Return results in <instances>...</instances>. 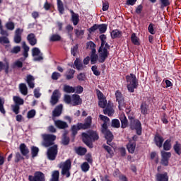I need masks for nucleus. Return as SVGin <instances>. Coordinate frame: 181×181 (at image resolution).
<instances>
[{
    "mask_svg": "<svg viewBox=\"0 0 181 181\" xmlns=\"http://www.w3.org/2000/svg\"><path fill=\"white\" fill-rule=\"evenodd\" d=\"M61 74L59 72H54L52 74V80H59L61 77Z\"/></svg>",
    "mask_w": 181,
    "mask_h": 181,
    "instance_id": "obj_54",
    "label": "nucleus"
},
{
    "mask_svg": "<svg viewBox=\"0 0 181 181\" xmlns=\"http://www.w3.org/2000/svg\"><path fill=\"white\" fill-rule=\"evenodd\" d=\"M170 156H172V153H170V152L161 151V158L169 160V159H170Z\"/></svg>",
    "mask_w": 181,
    "mask_h": 181,
    "instance_id": "obj_44",
    "label": "nucleus"
},
{
    "mask_svg": "<svg viewBox=\"0 0 181 181\" xmlns=\"http://www.w3.org/2000/svg\"><path fill=\"white\" fill-rule=\"evenodd\" d=\"M36 115V111L35 110H30L27 114V117L30 119L33 118Z\"/></svg>",
    "mask_w": 181,
    "mask_h": 181,
    "instance_id": "obj_52",
    "label": "nucleus"
},
{
    "mask_svg": "<svg viewBox=\"0 0 181 181\" xmlns=\"http://www.w3.org/2000/svg\"><path fill=\"white\" fill-rule=\"evenodd\" d=\"M172 140L167 139L163 144V149L164 151H170V148H172V144H170Z\"/></svg>",
    "mask_w": 181,
    "mask_h": 181,
    "instance_id": "obj_31",
    "label": "nucleus"
},
{
    "mask_svg": "<svg viewBox=\"0 0 181 181\" xmlns=\"http://www.w3.org/2000/svg\"><path fill=\"white\" fill-rule=\"evenodd\" d=\"M28 179L30 181H45V174L40 171L35 173L34 176L29 175Z\"/></svg>",
    "mask_w": 181,
    "mask_h": 181,
    "instance_id": "obj_10",
    "label": "nucleus"
},
{
    "mask_svg": "<svg viewBox=\"0 0 181 181\" xmlns=\"http://www.w3.org/2000/svg\"><path fill=\"white\" fill-rule=\"evenodd\" d=\"M98 105L100 108H105L107 107V99L105 98L104 99L99 100Z\"/></svg>",
    "mask_w": 181,
    "mask_h": 181,
    "instance_id": "obj_45",
    "label": "nucleus"
},
{
    "mask_svg": "<svg viewBox=\"0 0 181 181\" xmlns=\"http://www.w3.org/2000/svg\"><path fill=\"white\" fill-rule=\"evenodd\" d=\"M59 173L57 170H55L52 174L51 181H59Z\"/></svg>",
    "mask_w": 181,
    "mask_h": 181,
    "instance_id": "obj_42",
    "label": "nucleus"
},
{
    "mask_svg": "<svg viewBox=\"0 0 181 181\" xmlns=\"http://www.w3.org/2000/svg\"><path fill=\"white\" fill-rule=\"evenodd\" d=\"M20 151L22 155H23V156H26V155L29 153V148H28V147L26 146V145H25V144H21L20 145Z\"/></svg>",
    "mask_w": 181,
    "mask_h": 181,
    "instance_id": "obj_24",
    "label": "nucleus"
},
{
    "mask_svg": "<svg viewBox=\"0 0 181 181\" xmlns=\"http://www.w3.org/2000/svg\"><path fill=\"white\" fill-rule=\"evenodd\" d=\"M30 45H31V46H35V45H36V43H37V40H36V37H35V34H29L28 35L27 37Z\"/></svg>",
    "mask_w": 181,
    "mask_h": 181,
    "instance_id": "obj_22",
    "label": "nucleus"
},
{
    "mask_svg": "<svg viewBox=\"0 0 181 181\" xmlns=\"http://www.w3.org/2000/svg\"><path fill=\"white\" fill-rule=\"evenodd\" d=\"M131 39L134 45H136V46L139 45V39L138 38V37H136V35H135V33H133L132 35Z\"/></svg>",
    "mask_w": 181,
    "mask_h": 181,
    "instance_id": "obj_40",
    "label": "nucleus"
},
{
    "mask_svg": "<svg viewBox=\"0 0 181 181\" xmlns=\"http://www.w3.org/2000/svg\"><path fill=\"white\" fill-rule=\"evenodd\" d=\"M75 92L77 93V94H81L83 93L84 88L81 86H77L74 88Z\"/></svg>",
    "mask_w": 181,
    "mask_h": 181,
    "instance_id": "obj_63",
    "label": "nucleus"
},
{
    "mask_svg": "<svg viewBox=\"0 0 181 181\" xmlns=\"http://www.w3.org/2000/svg\"><path fill=\"white\" fill-rule=\"evenodd\" d=\"M91 126V117H88L86 118V122L84 124H82V127H83V129H87L88 128H90Z\"/></svg>",
    "mask_w": 181,
    "mask_h": 181,
    "instance_id": "obj_34",
    "label": "nucleus"
},
{
    "mask_svg": "<svg viewBox=\"0 0 181 181\" xmlns=\"http://www.w3.org/2000/svg\"><path fill=\"white\" fill-rule=\"evenodd\" d=\"M154 26L155 25L153 23H150L148 25V30L149 33H151V35H155V33H156V31L153 29Z\"/></svg>",
    "mask_w": 181,
    "mask_h": 181,
    "instance_id": "obj_53",
    "label": "nucleus"
},
{
    "mask_svg": "<svg viewBox=\"0 0 181 181\" xmlns=\"http://www.w3.org/2000/svg\"><path fill=\"white\" fill-rule=\"evenodd\" d=\"M74 64L77 70H83V69L84 68V66H83V64H81V62L78 58L76 59L74 62Z\"/></svg>",
    "mask_w": 181,
    "mask_h": 181,
    "instance_id": "obj_33",
    "label": "nucleus"
},
{
    "mask_svg": "<svg viewBox=\"0 0 181 181\" xmlns=\"http://www.w3.org/2000/svg\"><path fill=\"white\" fill-rule=\"evenodd\" d=\"M156 181H169V176H168V173H157L156 175Z\"/></svg>",
    "mask_w": 181,
    "mask_h": 181,
    "instance_id": "obj_14",
    "label": "nucleus"
},
{
    "mask_svg": "<svg viewBox=\"0 0 181 181\" xmlns=\"http://www.w3.org/2000/svg\"><path fill=\"white\" fill-rule=\"evenodd\" d=\"M119 104V110H124V108H126L127 106H125V102L124 101V99H122L121 100H118Z\"/></svg>",
    "mask_w": 181,
    "mask_h": 181,
    "instance_id": "obj_51",
    "label": "nucleus"
},
{
    "mask_svg": "<svg viewBox=\"0 0 181 181\" xmlns=\"http://www.w3.org/2000/svg\"><path fill=\"white\" fill-rule=\"evenodd\" d=\"M83 141L89 148H93V141L98 139V134L95 132H90L88 134H82Z\"/></svg>",
    "mask_w": 181,
    "mask_h": 181,
    "instance_id": "obj_2",
    "label": "nucleus"
},
{
    "mask_svg": "<svg viewBox=\"0 0 181 181\" xmlns=\"http://www.w3.org/2000/svg\"><path fill=\"white\" fill-rule=\"evenodd\" d=\"M136 146V144L135 141H132L130 140L129 143L127 144V149L130 153H134L135 152V148Z\"/></svg>",
    "mask_w": 181,
    "mask_h": 181,
    "instance_id": "obj_23",
    "label": "nucleus"
},
{
    "mask_svg": "<svg viewBox=\"0 0 181 181\" xmlns=\"http://www.w3.org/2000/svg\"><path fill=\"white\" fill-rule=\"evenodd\" d=\"M99 117L100 118L101 121H103V124L102 125V129H103V132L105 131V129L106 128H108L107 125H108V123L110 122V119L106 117V116H104L103 115H100Z\"/></svg>",
    "mask_w": 181,
    "mask_h": 181,
    "instance_id": "obj_17",
    "label": "nucleus"
},
{
    "mask_svg": "<svg viewBox=\"0 0 181 181\" xmlns=\"http://www.w3.org/2000/svg\"><path fill=\"white\" fill-rule=\"evenodd\" d=\"M115 95H116L117 101L124 100V98L122 97V94L121 93V92L117 90L116 93H115Z\"/></svg>",
    "mask_w": 181,
    "mask_h": 181,
    "instance_id": "obj_56",
    "label": "nucleus"
},
{
    "mask_svg": "<svg viewBox=\"0 0 181 181\" xmlns=\"http://www.w3.org/2000/svg\"><path fill=\"white\" fill-rule=\"evenodd\" d=\"M112 127L113 128H119L121 127V123H119V120L115 119L112 121Z\"/></svg>",
    "mask_w": 181,
    "mask_h": 181,
    "instance_id": "obj_49",
    "label": "nucleus"
},
{
    "mask_svg": "<svg viewBox=\"0 0 181 181\" xmlns=\"http://www.w3.org/2000/svg\"><path fill=\"white\" fill-rule=\"evenodd\" d=\"M80 129H84V127L83 126V124L78 123L76 125H74L71 127V131L73 135H76L77 134V131H80Z\"/></svg>",
    "mask_w": 181,
    "mask_h": 181,
    "instance_id": "obj_18",
    "label": "nucleus"
},
{
    "mask_svg": "<svg viewBox=\"0 0 181 181\" xmlns=\"http://www.w3.org/2000/svg\"><path fill=\"white\" fill-rule=\"evenodd\" d=\"M42 137L43 139L42 145L45 148H49V146H52V145L54 144V141H56V136L53 134H42Z\"/></svg>",
    "mask_w": 181,
    "mask_h": 181,
    "instance_id": "obj_6",
    "label": "nucleus"
},
{
    "mask_svg": "<svg viewBox=\"0 0 181 181\" xmlns=\"http://www.w3.org/2000/svg\"><path fill=\"white\" fill-rule=\"evenodd\" d=\"M60 39H62V37L57 34H54L49 37L50 42H59Z\"/></svg>",
    "mask_w": 181,
    "mask_h": 181,
    "instance_id": "obj_41",
    "label": "nucleus"
},
{
    "mask_svg": "<svg viewBox=\"0 0 181 181\" xmlns=\"http://www.w3.org/2000/svg\"><path fill=\"white\" fill-rule=\"evenodd\" d=\"M13 101L14 103H16V104H18V105H22L23 104V99L18 96L13 97Z\"/></svg>",
    "mask_w": 181,
    "mask_h": 181,
    "instance_id": "obj_46",
    "label": "nucleus"
},
{
    "mask_svg": "<svg viewBox=\"0 0 181 181\" xmlns=\"http://www.w3.org/2000/svg\"><path fill=\"white\" fill-rule=\"evenodd\" d=\"M96 94L98 96V100H103L104 98H105V96H104V94H103L100 90H96Z\"/></svg>",
    "mask_w": 181,
    "mask_h": 181,
    "instance_id": "obj_60",
    "label": "nucleus"
},
{
    "mask_svg": "<svg viewBox=\"0 0 181 181\" xmlns=\"http://www.w3.org/2000/svg\"><path fill=\"white\" fill-rule=\"evenodd\" d=\"M0 43L1 44H8L9 43V40L6 37H0Z\"/></svg>",
    "mask_w": 181,
    "mask_h": 181,
    "instance_id": "obj_64",
    "label": "nucleus"
},
{
    "mask_svg": "<svg viewBox=\"0 0 181 181\" xmlns=\"http://www.w3.org/2000/svg\"><path fill=\"white\" fill-rule=\"evenodd\" d=\"M130 128L136 131L137 135L142 134V124L138 119H135L132 117L130 118Z\"/></svg>",
    "mask_w": 181,
    "mask_h": 181,
    "instance_id": "obj_8",
    "label": "nucleus"
},
{
    "mask_svg": "<svg viewBox=\"0 0 181 181\" xmlns=\"http://www.w3.org/2000/svg\"><path fill=\"white\" fill-rule=\"evenodd\" d=\"M54 125L55 127H57V128H59V129H64L66 128H69V124H67L66 122L62 120H55Z\"/></svg>",
    "mask_w": 181,
    "mask_h": 181,
    "instance_id": "obj_15",
    "label": "nucleus"
},
{
    "mask_svg": "<svg viewBox=\"0 0 181 181\" xmlns=\"http://www.w3.org/2000/svg\"><path fill=\"white\" fill-rule=\"evenodd\" d=\"M98 29L100 33H104L107 30V25L102 24L98 25Z\"/></svg>",
    "mask_w": 181,
    "mask_h": 181,
    "instance_id": "obj_47",
    "label": "nucleus"
},
{
    "mask_svg": "<svg viewBox=\"0 0 181 181\" xmlns=\"http://www.w3.org/2000/svg\"><path fill=\"white\" fill-rule=\"evenodd\" d=\"M47 158L49 160H54L57 156V145L49 147L47 150Z\"/></svg>",
    "mask_w": 181,
    "mask_h": 181,
    "instance_id": "obj_9",
    "label": "nucleus"
},
{
    "mask_svg": "<svg viewBox=\"0 0 181 181\" xmlns=\"http://www.w3.org/2000/svg\"><path fill=\"white\" fill-rule=\"evenodd\" d=\"M160 2L161 3V6H169L170 5V0H160Z\"/></svg>",
    "mask_w": 181,
    "mask_h": 181,
    "instance_id": "obj_62",
    "label": "nucleus"
},
{
    "mask_svg": "<svg viewBox=\"0 0 181 181\" xmlns=\"http://www.w3.org/2000/svg\"><path fill=\"white\" fill-rule=\"evenodd\" d=\"M141 114H144V115H145V114L148 112V108L146 107V104L143 103L141 105Z\"/></svg>",
    "mask_w": 181,
    "mask_h": 181,
    "instance_id": "obj_55",
    "label": "nucleus"
},
{
    "mask_svg": "<svg viewBox=\"0 0 181 181\" xmlns=\"http://www.w3.org/2000/svg\"><path fill=\"white\" fill-rule=\"evenodd\" d=\"M26 81L30 87V88H35V78L32 75H28L27 76Z\"/></svg>",
    "mask_w": 181,
    "mask_h": 181,
    "instance_id": "obj_20",
    "label": "nucleus"
},
{
    "mask_svg": "<svg viewBox=\"0 0 181 181\" xmlns=\"http://www.w3.org/2000/svg\"><path fill=\"white\" fill-rule=\"evenodd\" d=\"M32 54L34 57L35 62H40V60H43V57H42V52H40V49H39V48H33Z\"/></svg>",
    "mask_w": 181,
    "mask_h": 181,
    "instance_id": "obj_12",
    "label": "nucleus"
},
{
    "mask_svg": "<svg viewBox=\"0 0 181 181\" xmlns=\"http://www.w3.org/2000/svg\"><path fill=\"white\" fill-rule=\"evenodd\" d=\"M163 141H165V139H163V137L159 134H156L154 137V142L156 145L158 146V148H162V145H163Z\"/></svg>",
    "mask_w": 181,
    "mask_h": 181,
    "instance_id": "obj_16",
    "label": "nucleus"
},
{
    "mask_svg": "<svg viewBox=\"0 0 181 181\" xmlns=\"http://www.w3.org/2000/svg\"><path fill=\"white\" fill-rule=\"evenodd\" d=\"M64 91L65 93H75V89L73 86H67V85H65L64 86Z\"/></svg>",
    "mask_w": 181,
    "mask_h": 181,
    "instance_id": "obj_38",
    "label": "nucleus"
},
{
    "mask_svg": "<svg viewBox=\"0 0 181 181\" xmlns=\"http://www.w3.org/2000/svg\"><path fill=\"white\" fill-rule=\"evenodd\" d=\"M76 152L78 155H86V153L87 152V149L86 148L79 147L76 149Z\"/></svg>",
    "mask_w": 181,
    "mask_h": 181,
    "instance_id": "obj_39",
    "label": "nucleus"
},
{
    "mask_svg": "<svg viewBox=\"0 0 181 181\" xmlns=\"http://www.w3.org/2000/svg\"><path fill=\"white\" fill-rule=\"evenodd\" d=\"M100 39L101 40V46L99 48V59L100 63H104L105 59L108 57V49H110V45L107 43V36L105 35H100Z\"/></svg>",
    "mask_w": 181,
    "mask_h": 181,
    "instance_id": "obj_1",
    "label": "nucleus"
},
{
    "mask_svg": "<svg viewBox=\"0 0 181 181\" xmlns=\"http://www.w3.org/2000/svg\"><path fill=\"white\" fill-rule=\"evenodd\" d=\"M20 91L23 95H28V86H26V84L25 83H21L20 86Z\"/></svg>",
    "mask_w": 181,
    "mask_h": 181,
    "instance_id": "obj_28",
    "label": "nucleus"
},
{
    "mask_svg": "<svg viewBox=\"0 0 181 181\" xmlns=\"http://www.w3.org/2000/svg\"><path fill=\"white\" fill-rule=\"evenodd\" d=\"M31 153H32L33 158H35V156H37V153H39V148L35 147V146L32 147Z\"/></svg>",
    "mask_w": 181,
    "mask_h": 181,
    "instance_id": "obj_50",
    "label": "nucleus"
},
{
    "mask_svg": "<svg viewBox=\"0 0 181 181\" xmlns=\"http://www.w3.org/2000/svg\"><path fill=\"white\" fill-rule=\"evenodd\" d=\"M2 70H5V73L8 74L9 70V64L8 62L4 64L2 62H0V71H2Z\"/></svg>",
    "mask_w": 181,
    "mask_h": 181,
    "instance_id": "obj_29",
    "label": "nucleus"
},
{
    "mask_svg": "<svg viewBox=\"0 0 181 181\" xmlns=\"http://www.w3.org/2000/svg\"><path fill=\"white\" fill-rule=\"evenodd\" d=\"M119 119L122 122V128H127V127L128 126V120L127 119L125 114L121 113Z\"/></svg>",
    "mask_w": 181,
    "mask_h": 181,
    "instance_id": "obj_19",
    "label": "nucleus"
},
{
    "mask_svg": "<svg viewBox=\"0 0 181 181\" xmlns=\"http://www.w3.org/2000/svg\"><path fill=\"white\" fill-rule=\"evenodd\" d=\"M173 149L177 155H181V144L176 142L173 146Z\"/></svg>",
    "mask_w": 181,
    "mask_h": 181,
    "instance_id": "obj_32",
    "label": "nucleus"
},
{
    "mask_svg": "<svg viewBox=\"0 0 181 181\" xmlns=\"http://www.w3.org/2000/svg\"><path fill=\"white\" fill-rule=\"evenodd\" d=\"M5 26L8 30H13L15 29V23L12 21L7 22Z\"/></svg>",
    "mask_w": 181,
    "mask_h": 181,
    "instance_id": "obj_43",
    "label": "nucleus"
},
{
    "mask_svg": "<svg viewBox=\"0 0 181 181\" xmlns=\"http://www.w3.org/2000/svg\"><path fill=\"white\" fill-rule=\"evenodd\" d=\"M97 60H98V55H97L95 52H92L90 55L91 64H95L97 63Z\"/></svg>",
    "mask_w": 181,
    "mask_h": 181,
    "instance_id": "obj_35",
    "label": "nucleus"
},
{
    "mask_svg": "<svg viewBox=\"0 0 181 181\" xmlns=\"http://www.w3.org/2000/svg\"><path fill=\"white\" fill-rule=\"evenodd\" d=\"M59 168L62 169V175L66 176V177H70V169L71 168V162L70 160L61 163Z\"/></svg>",
    "mask_w": 181,
    "mask_h": 181,
    "instance_id": "obj_7",
    "label": "nucleus"
},
{
    "mask_svg": "<svg viewBox=\"0 0 181 181\" xmlns=\"http://www.w3.org/2000/svg\"><path fill=\"white\" fill-rule=\"evenodd\" d=\"M71 19H72L73 24L76 25L78 23V21H79L78 16V14H76L74 11H73L72 10H71Z\"/></svg>",
    "mask_w": 181,
    "mask_h": 181,
    "instance_id": "obj_27",
    "label": "nucleus"
},
{
    "mask_svg": "<svg viewBox=\"0 0 181 181\" xmlns=\"http://www.w3.org/2000/svg\"><path fill=\"white\" fill-rule=\"evenodd\" d=\"M86 46L87 49H90V50H92V53H95V44H94V42L90 41L87 42Z\"/></svg>",
    "mask_w": 181,
    "mask_h": 181,
    "instance_id": "obj_36",
    "label": "nucleus"
},
{
    "mask_svg": "<svg viewBox=\"0 0 181 181\" xmlns=\"http://www.w3.org/2000/svg\"><path fill=\"white\" fill-rule=\"evenodd\" d=\"M151 158L155 159V162L158 163L159 162V158L158 157V154L156 152H153L151 153Z\"/></svg>",
    "mask_w": 181,
    "mask_h": 181,
    "instance_id": "obj_57",
    "label": "nucleus"
},
{
    "mask_svg": "<svg viewBox=\"0 0 181 181\" xmlns=\"http://www.w3.org/2000/svg\"><path fill=\"white\" fill-rule=\"evenodd\" d=\"M19 52H21V47L19 46L14 47L11 50V53H14L16 54L19 53Z\"/></svg>",
    "mask_w": 181,
    "mask_h": 181,
    "instance_id": "obj_59",
    "label": "nucleus"
},
{
    "mask_svg": "<svg viewBox=\"0 0 181 181\" xmlns=\"http://www.w3.org/2000/svg\"><path fill=\"white\" fill-rule=\"evenodd\" d=\"M74 73H76V71L74 69H69L65 74L66 80L74 78Z\"/></svg>",
    "mask_w": 181,
    "mask_h": 181,
    "instance_id": "obj_26",
    "label": "nucleus"
},
{
    "mask_svg": "<svg viewBox=\"0 0 181 181\" xmlns=\"http://www.w3.org/2000/svg\"><path fill=\"white\" fill-rule=\"evenodd\" d=\"M57 6L59 13L63 14V12H64V7L63 6L62 0H57Z\"/></svg>",
    "mask_w": 181,
    "mask_h": 181,
    "instance_id": "obj_37",
    "label": "nucleus"
},
{
    "mask_svg": "<svg viewBox=\"0 0 181 181\" xmlns=\"http://www.w3.org/2000/svg\"><path fill=\"white\" fill-rule=\"evenodd\" d=\"M91 69H92V71L93 72V74H95V76H100V72L97 69V66H93Z\"/></svg>",
    "mask_w": 181,
    "mask_h": 181,
    "instance_id": "obj_61",
    "label": "nucleus"
},
{
    "mask_svg": "<svg viewBox=\"0 0 181 181\" xmlns=\"http://www.w3.org/2000/svg\"><path fill=\"white\" fill-rule=\"evenodd\" d=\"M75 35H76L77 37H80V36H83L84 35V30H75Z\"/></svg>",
    "mask_w": 181,
    "mask_h": 181,
    "instance_id": "obj_58",
    "label": "nucleus"
},
{
    "mask_svg": "<svg viewBox=\"0 0 181 181\" xmlns=\"http://www.w3.org/2000/svg\"><path fill=\"white\" fill-rule=\"evenodd\" d=\"M63 110V105H59L56 107V108L52 112L53 117H59L62 114V110Z\"/></svg>",
    "mask_w": 181,
    "mask_h": 181,
    "instance_id": "obj_21",
    "label": "nucleus"
},
{
    "mask_svg": "<svg viewBox=\"0 0 181 181\" xmlns=\"http://www.w3.org/2000/svg\"><path fill=\"white\" fill-rule=\"evenodd\" d=\"M122 36V33H121L118 30H114L111 32V37L112 39H115L117 37H121Z\"/></svg>",
    "mask_w": 181,
    "mask_h": 181,
    "instance_id": "obj_30",
    "label": "nucleus"
},
{
    "mask_svg": "<svg viewBox=\"0 0 181 181\" xmlns=\"http://www.w3.org/2000/svg\"><path fill=\"white\" fill-rule=\"evenodd\" d=\"M102 132L104 134L105 139H107V145H111V141L112 139H114V136L112 135V133L110 132L107 128L105 129V130L103 132V129H102Z\"/></svg>",
    "mask_w": 181,
    "mask_h": 181,
    "instance_id": "obj_13",
    "label": "nucleus"
},
{
    "mask_svg": "<svg viewBox=\"0 0 181 181\" xmlns=\"http://www.w3.org/2000/svg\"><path fill=\"white\" fill-rule=\"evenodd\" d=\"M22 46L23 49V56L25 58H21L20 60H17L14 62L13 66L14 67H18V69H21L23 66V63L22 62H25V59H26L28 56V52H29V47L26 45V42H22Z\"/></svg>",
    "mask_w": 181,
    "mask_h": 181,
    "instance_id": "obj_5",
    "label": "nucleus"
},
{
    "mask_svg": "<svg viewBox=\"0 0 181 181\" xmlns=\"http://www.w3.org/2000/svg\"><path fill=\"white\" fill-rule=\"evenodd\" d=\"M64 101L66 104H71V105H80L83 103V100L80 98V95L74 94L72 96L70 95H64Z\"/></svg>",
    "mask_w": 181,
    "mask_h": 181,
    "instance_id": "obj_4",
    "label": "nucleus"
},
{
    "mask_svg": "<svg viewBox=\"0 0 181 181\" xmlns=\"http://www.w3.org/2000/svg\"><path fill=\"white\" fill-rule=\"evenodd\" d=\"M81 168L83 172H88V170H90V165H88V163L85 162L81 165Z\"/></svg>",
    "mask_w": 181,
    "mask_h": 181,
    "instance_id": "obj_48",
    "label": "nucleus"
},
{
    "mask_svg": "<svg viewBox=\"0 0 181 181\" xmlns=\"http://www.w3.org/2000/svg\"><path fill=\"white\" fill-rule=\"evenodd\" d=\"M103 112L105 115L111 117V115L114 114V109H112V107H111L110 105L108 104L107 107L103 110Z\"/></svg>",
    "mask_w": 181,
    "mask_h": 181,
    "instance_id": "obj_25",
    "label": "nucleus"
},
{
    "mask_svg": "<svg viewBox=\"0 0 181 181\" xmlns=\"http://www.w3.org/2000/svg\"><path fill=\"white\" fill-rule=\"evenodd\" d=\"M127 81V89L129 93H134L135 88H138V80L136 76L133 74H131L129 76L126 77Z\"/></svg>",
    "mask_w": 181,
    "mask_h": 181,
    "instance_id": "obj_3",
    "label": "nucleus"
},
{
    "mask_svg": "<svg viewBox=\"0 0 181 181\" xmlns=\"http://www.w3.org/2000/svg\"><path fill=\"white\" fill-rule=\"evenodd\" d=\"M61 95L62 94H60V91H59V90H54L49 101L50 104L56 105V104L59 103V98H60Z\"/></svg>",
    "mask_w": 181,
    "mask_h": 181,
    "instance_id": "obj_11",
    "label": "nucleus"
}]
</instances>
